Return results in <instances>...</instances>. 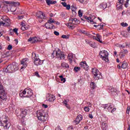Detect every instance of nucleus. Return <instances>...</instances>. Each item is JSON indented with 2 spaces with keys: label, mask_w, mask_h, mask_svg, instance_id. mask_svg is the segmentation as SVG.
Returning a JSON list of instances; mask_svg holds the SVG:
<instances>
[{
  "label": "nucleus",
  "mask_w": 130,
  "mask_h": 130,
  "mask_svg": "<svg viewBox=\"0 0 130 130\" xmlns=\"http://www.w3.org/2000/svg\"><path fill=\"white\" fill-rule=\"evenodd\" d=\"M100 55L102 58V59H103V60H105V61H106L107 62V61H108L109 59H108V52H107V51L106 50H103L101 51L100 52Z\"/></svg>",
  "instance_id": "0eeeda50"
},
{
  "label": "nucleus",
  "mask_w": 130,
  "mask_h": 130,
  "mask_svg": "<svg viewBox=\"0 0 130 130\" xmlns=\"http://www.w3.org/2000/svg\"><path fill=\"white\" fill-rule=\"evenodd\" d=\"M62 6L63 7H64L65 8L68 6V5L67 4V3L66 2H63L61 3Z\"/></svg>",
  "instance_id": "6e6d98bb"
},
{
  "label": "nucleus",
  "mask_w": 130,
  "mask_h": 130,
  "mask_svg": "<svg viewBox=\"0 0 130 130\" xmlns=\"http://www.w3.org/2000/svg\"><path fill=\"white\" fill-rule=\"evenodd\" d=\"M92 74H93L94 79H97L98 78V80H99L102 77L101 73H100L99 70H98L97 68H93L92 69Z\"/></svg>",
  "instance_id": "1a4fd4ad"
},
{
  "label": "nucleus",
  "mask_w": 130,
  "mask_h": 130,
  "mask_svg": "<svg viewBox=\"0 0 130 130\" xmlns=\"http://www.w3.org/2000/svg\"><path fill=\"white\" fill-rule=\"evenodd\" d=\"M61 38H63V39H69V36L63 35L61 36Z\"/></svg>",
  "instance_id": "c03bdc74"
},
{
  "label": "nucleus",
  "mask_w": 130,
  "mask_h": 130,
  "mask_svg": "<svg viewBox=\"0 0 130 130\" xmlns=\"http://www.w3.org/2000/svg\"><path fill=\"white\" fill-rule=\"evenodd\" d=\"M61 82H63V83H66V79L65 78H62L61 79Z\"/></svg>",
  "instance_id": "69168bd1"
},
{
  "label": "nucleus",
  "mask_w": 130,
  "mask_h": 130,
  "mask_svg": "<svg viewBox=\"0 0 130 130\" xmlns=\"http://www.w3.org/2000/svg\"><path fill=\"white\" fill-rule=\"evenodd\" d=\"M37 117L40 121H46L47 120L46 114L43 110H40L37 112Z\"/></svg>",
  "instance_id": "39448f33"
},
{
  "label": "nucleus",
  "mask_w": 130,
  "mask_h": 130,
  "mask_svg": "<svg viewBox=\"0 0 130 130\" xmlns=\"http://www.w3.org/2000/svg\"><path fill=\"white\" fill-rule=\"evenodd\" d=\"M80 66L81 68H82V69H84L86 71H88V69H89V66H88V64L86 62V61L81 62L80 63Z\"/></svg>",
  "instance_id": "f3484780"
},
{
  "label": "nucleus",
  "mask_w": 130,
  "mask_h": 130,
  "mask_svg": "<svg viewBox=\"0 0 130 130\" xmlns=\"http://www.w3.org/2000/svg\"><path fill=\"white\" fill-rule=\"evenodd\" d=\"M78 21V19L77 18H70L69 20L70 23H66V25L70 29H74V24L76 23Z\"/></svg>",
  "instance_id": "9d476101"
},
{
  "label": "nucleus",
  "mask_w": 130,
  "mask_h": 130,
  "mask_svg": "<svg viewBox=\"0 0 130 130\" xmlns=\"http://www.w3.org/2000/svg\"><path fill=\"white\" fill-rule=\"evenodd\" d=\"M53 53H56V56L57 58H60V59H64L66 58V55L64 53L61 52L60 50L58 49L57 51H54Z\"/></svg>",
  "instance_id": "6e6552de"
},
{
  "label": "nucleus",
  "mask_w": 130,
  "mask_h": 130,
  "mask_svg": "<svg viewBox=\"0 0 130 130\" xmlns=\"http://www.w3.org/2000/svg\"><path fill=\"white\" fill-rule=\"evenodd\" d=\"M102 107L104 109H106L108 107V104L102 105Z\"/></svg>",
  "instance_id": "a18cd8bd"
},
{
  "label": "nucleus",
  "mask_w": 130,
  "mask_h": 130,
  "mask_svg": "<svg viewBox=\"0 0 130 130\" xmlns=\"http://www.w3.org/2000/svg\"><path fill=\"white\" fill-rule=\"evenodd\" d=\"M65 8H66L67 10H70L71 9V5H68Z\"/></svg>",
  "instance_id": "864d4df0"
},
{
  "label": "nucleus",
  "mask_w": 130,
  "mask_h": 130,
  "mask_svg": "<svg viewBox=\"0 0 130 130\" xmlns=\"http://www.w3.org/2000/svg\"><path fill=\"white\" fill-rule=\"evenodd\" d=\"M27 66H25L24 64H22V67L21 68V70H23V69H25Z\"/></svg>",
  "instance_id": "774afa93"
},
{
  "label": "nucleus",
  "mask_w": 130,
  "mask_h": 130,
  "mask_svg": "<svg viewBox=\"0 0 130 130\" xmlns=\"http://www.w3.org/2000/svg\"><path fill=\"white\" fill-rule=\"evenodd\" d=\"M70 101L69 100H64V101H63L62 103L64 105H65L66 107L68 108V109H70L71 107H70V105L68 104V102Z\"/></svg>",
  "instance_id": "393cba45"
},
{
  "label": "nucleus",
  "mask_w": 130,
  "mask_h": 130,
  "mask_svg": "<svg viewBox=\"0 0 130 130\" xmlns=\"http://www.w3.org/2000/svg\"><path fill=\"white\" fill-rule=\"evenodd\" d=\"M21 64H24V67H27L28 66V59H23L21 61Z\"/></svg>",
  "instance_id": "5701e85b"
},
{
  "label": "nucleus",
  "mask_w": 130,
  "mask_h": 130,
  "mask_svg": "<svg viewBox=\"0 0 130 130\" xmlns=\"http://www.w3.org/2000/svg\"><path fill=\"white\" fill-rule=\"evenodd\" d=\"M106 8H107V4H106V3H101L98 6V7L99 10H105V9H106Z\"/></svg>",
  "instance_id": "a211bd4d"
},
{
  "label": "nucleus",
  "mask_w": 130,
  "mask_h": 130,
  "mask_svg": "<svg viewBox=\"0 0 130 130\" xmlns=\"http://www.w3.org/2000/svg\"><path fill=\"white\" fill-rule=\"evenodd\" d=\"M26 115H27V110L22 109L20 111V113L19 115H18V118L23 121L26 117Z\"/></svg>",
  "instance_id": "f8f14e48"
},
{
  "label": "nucleus",
  "mask_w": 130,
  "mask_h": 130,
  "mask_svg": "<svg viewBox=\"0 0 130 130\" xmlns=\"http://www.w3.org/2000/svg\"><path fill=\"white\" fill-rule=\"evenodd\" d=\"M18 28H15L13 29V32H15V34L18 35Z\"/></svg>",
  "instance_id": "de8ad7c7"
},
{
  "label": "nucleus",
  "mask_w": 130,
  "mask_h": 130,
  "mask_svg": "<svg viewBox=\"0 0 130 130\" xmlns=\"http://www.w3.org/2000/svg\"><path fill=\"white\" fill-rule=\"evenodd\" d=\"M81 68L80 67H76L74 68V72H75L76 73H77V72H79V71H80V69Z\"/></svg>",
  "instance_id": "58836bf2"
},
{
  "label": "nucleus",
  "mask_w": 130,
  "mask_h": 130,
  "mask_svg": "<svg viewBox=\"0 0 130 130\" xmlns=\"http://www.w3.org/2000/svg\"><path fill=\"white\" fill-rule=\"evenodd\" d=\"M35 75L38 77V78H40V75H39V73H38V72H35Z\"/></svg>",
  "instance_id": "09e8293b"
},
{
  "label": "nucleus",
  "mask_w": 130,
  "mask_h": 130,
  "mask_svg": "<svg viewBox=\"0 0 130 130\" xmlns=\"http://www.w3.org/2000/svg\"><path fill=\"white\" fill-rule=\"evenodd\" d=\"M122 5H123V0H118V2L117 3V8L118 9H122Z\"/></svg>",
  "instance_id": "412c9836"
},
{
  "label": "nucleus",
  "mask_w": 130,
  "mask_h": 130,
  "mask_svg": "<svg viewBox=\"0 0 130 130\" xmlns=\"http://www.w3.org/2000/svg\"><path fill=\"white\" fill-rule=\"evenodd\" d=\"M123 53H124V54H125L126 53H127L128 51L127 50H123V51L122 52Z\"/></svg>",
  "instance_id": "0e129e2a"
},
{
  "label": "nucleus",
  "mask_w": 130,
  "mask_h": 130,
  "mask_svg": "<svg viewBox=\"0 0 130 130\" xmlns=\"http://www.w3.org/2000/svg\"><path fill=\"white\" fill-rule=\"evenodd\" d=\"M12 49L13 46H12V45H9L7 49H8V50H12Z\"/></svg>",
  "instance_id": "49530a36"
},
{
  "label": "nucleus",
  "mask_w": 130,
  "mask_h": 130,
  "mask_svg": "<svg viewBox=\"0 0 130 130\" xmlns=\"http://www.w3.org/2000/svg\"><path fill=\"white\" fill-rule=\"evenodd\" d=\"M78 16L79 17H82L83 16V12H82V10H79L78 11Z\"/></svg>",
  "instance_id": "79ce46f5"
},
{
  "label": "nucleus",
  "mask_w": 130,
  "mask_h": 130,
  "mask_svg": "<svg viewBox=\"0 0 130 130\" xmlns=\"http://www.w3.org/2000/svg\"><path fill=\"white\" fill-rule=\"evenodd\" d=\"M12 5H13L12 6H14V7H16V8H17V7L20 6V3L13 2V4Z\"/></svg>",
  "instance_id": "4c0bfd02"
},
{
  "label": "nucleus",
  "mask_w": 130,
  "mask_h": 130,
  "mask_svg": "<svg viewBox=\"0 0 130 130\" xmlns=\"http://www.w3.org/2000/svg\"><path fill=\"white\" fill-rule=\"evenodd\" d=\"M79 32H80V33H83V34H86V31L84 30H80Z\"/></svg>",
  "instance_id": "4d7b16f0"
},
{
  "label": "nucleus",
  "mask_w": 130,
  "mask_h": 130,
  "mask_svg": "<svg viewBox=\"0 0 130 130\" xmlns=\"http://www.w3.org/2000/svg\"><path fill=\"white\" fill-rule=\"evenodd\" d=\"M116 111V108H113L111 111V113H113V112H114L115 111Z\"/></svg>",
  "instance_id": "bf43d9fd"
},
{
  "label": "nucleus",
  "mask_w": 130,
  "mask_h": 130,
  "mask_svg": "<svg viewBox=\"0 0 130 130\" xmlns=\"http://www.w3.org/2000/svg\"><path fill=\"white\" fill-rule=\"evenodd\" d=\"M42 107H43V108H47V107H48V106L47 105L43 104L42 105Z\"/></svg>",
  "instance_id": "603ef678"
},
{
  "label": "nucleus",
  "mask_w": 130,
  "mask_h": 130,
  "mask_svg": "<svg viewBox=\"0 0 130 130\" xmlns=\"http://www.w3.org/2000/svg\"><path fill=\"white\" fill-rule=\"evenodd\" d=\"M51 23H55V21L53 20L52 18H50V19L48 21V22H47L45 24L47 29H54V28H55L54 25L50 24ZM50 25L51 27H50Z\"/></svg>",
  "instance_id": "9b49d317"
},
{
  "label": "nucleus",
  "mask_w": 130,
  "mask_h": 130,
  "mask_svg": "<svg viewBox=\"0 0 130 130\" xmlns=\"http://www.w3.org/2000/svg\"><path fill=\"white\" fill-rule=\"evenodd\" d=\"M88 117H89V118H91V119H92V118H93V115H92V114H89L88 115Z\"/></svg>",
  "instance_id": "680f3d73"
},
{
  "label": "nucleus",
  "mask_w": 130,
  "mask_h": 130,
  "mask_svg": "<svg viewBox=\"0 0 130 130\" xmlns=\"http://www.w3.org/2000/svg\"><path fill=\"white\" fill-rule=\"evenodd\" d=\"M101 127L103 130L107 129V127H108L107 126V123L106 122H102Z\"/></svg>",
  "instance_id": "4be33fe9"
},
{
  "label": "nucleus",
  "mask_w": 130,
  "mask_h": 130,
  "mask_svg": "<svg viewBox=\"0 0 130 130\" xmlns=\"http://www.w3.org/2000/svg\"><path fill=\"white\" fill-rule=\"evenodd\" d=\"M109 90L110 91V92H114L115 93H116V92H117V90L111 86H110L109 88Z\"/></svg>",
  "instance_id": "cd10ccee"
},
{
  "label": "nucleus",
  "mask_w": 130,
  "mask_h": 130,
  "mask_svg": "<svg viewBox=\"0 0 130 130\" xmlns=\"http://www.w3.org/2000/svg\"><path fill=\"white\" fill-rule=\"evenodd\" d=\"M2 20L5 22H4L3 21L0 22V25L1 26L2 24L3 25V26H7V25H9V22H10V20L9 19V18H8L6 16H4L2 18Z\"/></svg>",
  "instance_id": "ddd939ff"
},
{
  "label": "nucleus",
  "mask_w": 130,
  "mask_h": 130,
  "mask_svg": "<svg viewBox=\"0 0 130 130\" xmlns=\"http://www.w3.org/2000/svg\"><path fill=\"white\" fill-rule=\"evenodd\" d=\"M18 20H22V19H23V18H24V16H19L18 17Z\"/></svg>",
  "instance_id": "052dcab7"
},
{
  "label": "nucleus",
  "mask_w": 130,
  "mask_h": 130,
  "mask_svg": "<svg viewBox=\"0 0 130 130\" xmlns=\"http://www.w3.org/2000/svg\"><path fill=\"white\" fill-rule=\"evenodd\" d=\"M122 69H126L127 68V62L124 61L122 63H121Z\"/></svg>",
  "instance_id": "bb28decb"
},
{
  "label": "nucleus",
  "mask_w": 130,
  "mask_h": 130,
  "mask_svg": "<svg viewBox=\"0 0 130 130\" xmlns=\"http://www.w3.org/2000/svg\"><path fill=\"white\" fill-rule=\"evenodd\" d=\"M47 100L48 101H49V102H53V101L55 100V96L52 94H48Z\"/></svg>",
  "instance_id": "6ab92c4d"
},
{
  "label": "nucleus",
  "mask_w": 130,
  "mask_h": 130,
  "mask_svg": "<svg viewBox=\"0 0 130 130\" xmlns=\"http://www.w3.org/2000/svg\"><path fill=\"white\" fill-rule=\"evenodd\" d=\"M36 17L39 18V19H45V14L43 13L42 12L39 11L36 14Z\"/></svg>",
  "instance_id": "dca6fc26"
},
{
  "label": "nucleus",
  "mask_w": 130,
  "mask_h": 130,
  "mask_svg": "<svg viewBox=\"0 0 130 130\" xmlns=\"http://www.w3.org/2000/svg\"><path fill=\"white\" fill-rule=\"evenodd\" d=\"M19 70V65L16 62H13L9 64L6 68H5L3 71L5 73H15Z\"/></svg>",
  "instance_id": "f03ea898"
},
{
  "label": "nucleus",
  "mask_w": 130,
  "mask_h": 130,
  "mask_svg": "<svg viewBox=\"0 0 130 130\" xmlns=\"http://www.w3.org/2000/svg\"><path fill=\"white\" fill-rule=\"evenodd\" d=\"M103 27H104V24L101 23L100 25H97V29H98V30H102Z\"/></svg>",
  "instance_id": "c756f323"
},
{
  "label": "nucleus",
  "mask_w": 130,
  "mask_h": 130,
  "mask_svg": "<svg viewBox=\"0 0 130 130\" xmlns=\"http://www.w3.org/2000/svg\"><path fill=\"white\" fill-rule=\"evenodd\" d=\"M89 23H90V24H96V22H95L94 21V20H93V19H92V20H91V21H90V22H89Z\"/></svg>",
  "instance_id": "338daca9"
},
{
  "label": "nucleus",
  "mask_w": 130,
  "mask_h": 130,
  "mask_svg": "<svg viewBox=\"0 0 130 130\" xmlns=\"http://www.w3.org/2000/svg\"><path fill=\"white\" fill-rule=\"evenodd\" d=\"M90 87L92 89V90H94L96 88V87H97V86H96L95 83H94L93 82H91L90 83Z\"/></svg>",
  "instance_id": "2f4dec72"
},
{
  "label": "nucleus",
  "mask_w": 130,
  "mask_h": 130,
  "mask_svg": "<svg viewBox=\"0 0 130 130\" xmlns=\"http://www.w3.org/2000/svg\"><path fill=\"white\" fill-rule=\"evenodd\" d=\"M46 4H48V6H50V5H55L56 4V1H53L51 0H46Z\"/></svg>",
  "instance_id": "b1692460"
},
{
  "label": "nucleus",
  "mask_w": 130,
  "mask_h": 130,
  "mask_svg": "<svg viewBox=\"0 0 130 130\" xmlns=\"http://www.w3.org/2000/svg\"><path fill=\"white\" fill-rule=\"evenodd\" d=\"M7 54H6L4 52H0V57L1 58H5L6 57H7Z\"/></svg>",
  "instance_id": "473e14b6"
},
{
  "label": "nucleus",
  "mask_w": 130,
  "mask_h": 130,
  "mask_svg": "<svg viewBox=\"0 0 130 130\" xmlns=\"http://www.w3.org/2000/svg\"><path fill=\"white\" fill-rule=\"evenodd\" d=\"M71 10H72V12H76V11H77V7H76L74 6H72Z\"/></svg>",
  "instance_id": "a19ab883"
},
{
  "label": "nucleus",
  "mask_w": 130,
  "mask_h": 130,
  "mask_svg": "<svg viewBox=\"0 0 130 130\" xmlns=\"http://www.w3.org/2000/svg\"><path fill=\"white\" fill-rule=\"evenodd\" d=\"M128 1L126 0V3L124 4V7H125V8H127L128 7Z\"/></svg>",
  "instance_id": "8fccbe9b"
},
{
  "label": "nucleus",
  "mask_w": 130,
  "mask_h": 130,
  "mask_svg": "<svg viewBox=\"0 0 130 130\" xmlns=\"http://www.w3.org/2000/svg\"><path fill=\"white\" fill-rule=\"evenodd\" d=\"M61 67H62V68H66L67 69H69V68H70L69 64L67 63L66 62H62L61 63Z\"/></svg>",
  "instance_id": "c85d7f7f"
},
{
  "label": "nucleus",
  "mask_w": 130,
  "mask_h": 130,
  "mask_svg": "<svg viewBox=\"0 0 130 130\" xmlns=\"http://www.w3.org/2000/svg\"><path fill=\"white\" fill-rule=\"evenodd\" d=\"M95 39L100 43H102V41H101V39H102V37L100 34H96V37Z\"/></svg>",
  "instance_id": "a878e982"
},
{
  "label": "nucleus",
  "mask_w": 130,
  "mask_h": 130,
  "mask_svg": "<svg viewBox=\"0 0 130 130\" xmlns=\"http://www.w3.org/2000/svg\"><path fill=\"white\" fill-rule=\"evenodd\" d=\"M21 29L22 31H26V30H28L30 28V26L29 25L24 23L22 22L21 25Z\"/></svg>",
  "instance_id": "2eb2a0df"
},
{
  "label": "nucleus",
  "mask_w": 130,
  "mask_h": 130,
  "mask_svg": "<svg viewBox=\"0 0 130 130\" xmlns=\"http://www.w3.org/2000/svg\"><path fill=\"white\" fill-rule=\"evenodd\" d=\"M85 19L88 22V23H90L93 19H92V17H88L87 16L85 17Z\"/></svg>",
  "instance_id": "e433bc0d"
},
{
  "label": "nucleus",
  "mask_w": 130,
  "mask_h": 130,
  "mask_svg": "<svg viewBox=\"0 0 130 130\" xmlns=\"http://www.w3.org/2000/svg\"><path fill=\"white\" fill-rule=\"evenodd\" d=\"M111 109H112V106L111 105H109L108 107H107V110L109 112L111 111Z\"/></svg>",
  "instance_id": "37998d69"
},
{
  "label": "nucleus",
  "mask_w": 130,
  "mask_h": 130,
  "mask_svg": "<svg viewBox=\"0 0 130 130\" xmlns=\"http://www.w3.org/2000/svg\"><path fill=\"white\" fill-rule=\"evenodd\" d=\"M41 39L39 37H30L28 40V42H31V43H35V42H38L40 41Z\"/></svg>",
  "instance_id": "4468645a"
},
{
  "label": "nucleus",
  "mask_w": 130,
  "mask_h": 130,
  "mask_svg": "<svg viewBox=\"0 0 130 130\" xmlns=\"http://www.w3.org/2000/svg\"><path fill=\"white\" fill-rule=\"evenodd\" d=\"M31 58L32 59H34V64L36 66H41V64H43V60H41L40 59L38 58V56L35 53L33 52L31 54Z\"/></svg>",
  "instance_id": "423d86ee"
},
{
  "label": "nucleus",
  "mask_w": 130,
  "mask_h": 130,
  "mask_svg": "<svg viewBox=\"0 0 130 130\" xmlns=\"http://www.w3.org/2000/svg\"><path fill=\"white\" fill-rule=\"evenodd\" d=\"M68 58L70 60V62H72V61H73V54H69Z\"/></svg>",
  "instance_id": "f704fd0d"
},
{
  "label": "nucleus",
  "mask_w": 130,
  "mask_h": 130,
  "mask_svg": "<svg viewBox=\"0 0 130 130\" xmlns=\"http://www.w3.org/2000/svg\"><path fill=\"white\" fill-rule=\"evenodd\" d=\"M6 4H7V5H12L13 2H6Z\"/></svg>",
  "instance_id": "13d9d810"
},
{
  "label": "nucleus",
  "mask_w": 130,
  "mask_h": 130,
  "mask_svg": "<svg viewBox=\"0 0 130 130\" xmlns=\"http://www.w3.org/2000/svg\"><path fill=\"white\" fill-rule=\"evenodd\" d=\"M87 107L89 108H91L92 107V104H91L90 103H87Z\"/></svg>",
  "instance_id": "5fc2aeb1"
},
{
  "label": "nucleus",
  "mask_w": 130,
  "mask_h": 130,
  "mask_svg": "<svg viewBox=\"0 0 130 130\" xmlns=\"http://www.w3.org/2000/svg\"><path fill=\"white\" fill-rule=\"evenodd\" d=\"M8 96L7 93L5 91V89L2 84H0V106L1 107H5Z\"/></svg>",
  "instance_id": "f257e3e1"
},
{
  "label": "nucleus",
  "mask_w": 130,
  "mask_h": 130,
  "mask_svg": "<svg viewBox=\"0 0 130 130\" xmlns=\"http://www.w3.org/2000/svg\"><path fill=\"white\" fill-rule=\"evenodd\" d=\"M17 10V7H16L14 6H12L11 8L10 9V11L11 12H12L13 13H14V12H16V11Z\"/></svg>",
  "instance_id": "72a5a7b5"
},
{
  "label": "nucleus",
  "mask_w": 130,
  "mask_h": 130,
  "mask_svg": "<svg viewBox=\"0 0 130 130\" xmlns=\"http://www.w3.org/2000/svg\"><path fill=\"white\" fill-rule=\"evenodd\" d=\"M119 56L120 57V58H123V57H124L125 56V54H124V53L121 52L119 53Z\"/></svg>",
  "instance_id": "c9c22d12"
},
{
  "label": "nucleus",
  "mask_w": 130,
  "mask_h": 130,
  "mask_svg": "<svg viewBox=\"0 0 130 130\" xmlns=\"http://www.w3.org/2000/svg\"><path fill=\"white\" fill-rule=\"evenodd\" d=\"M68 130H74V128H73V126H70L68 128Z\"/></svg>",
  "instance_id": "e2e57ef3"
},
{
  "label": "nucleus",
  "mask_w": 130,
  "mask_h": 130,
  "mask_svg": "<svg viewBox=\"0 0 130 130\" xmlns=\"http://www.w3.org/2000/svg\"><path fill=\"white\" fill-rule=\"evenodd\" d=\"M0 125L4 126L5 128L8 129L10 126L11 124L9 122V118L6 115H3L0 118Z\"/></svg>",
  "instance_id": "7ed1b4c3"
},
{
  "label": "nucleus",
  "mask_w": 130,
  "mask_h": 130,
  "mask_svg": "<svg viewBox=\"0 0 130 130\" xmlns=\"http://www.w3.org/2000/svg\"><path fill=\"white\" fill-rule=\"evenodd\" d=\"M54 34H55L56 36H58V35H59V32H58V31H54Z\"/></svg>",
  "instance_id": "3c124183"
},
{
  "label": "nucleus",
  "mask_w": 130,
  "mask_h": 130,
  "mask_svg": "<svg viewBox=\"0 0 130 130\" xmlns=\"http://www.w3.org/2000/svg\"><path fill=\"white\" fill-rule=\"evenodd\" d=\"M82 119H83V116L81 115H79L76 118V119L75 120L76 124H79Z\"/></svg>",
  "instance_id": "aec40b11"
},
{
  "label": "nucleus",
  "mask_w": 130,
  "mask_h": 130,
  "mask_svg": "<svg viewBox=\"0 0 130 130\" xmlns=\"http://www.w3.org/2000/svg\"><path fill=\"white\" fill-rule=\"evenodd\" d=\"M84 109L85 112H89V111H90V108H88V106L85 107Z\"/></svg>",
  "instance_id": "ea45409f"
},
{
  "label": "nucleus",
  "mask_w": 130,
  "mask_h": 130,
  "mask_svg": "<svg viewBox=\"0 0 130 130\" xmlns=\"http://www.w3.org/2000/svg\"><path fill=\"white\" fill-rule=\"evenodd\" d=\"M32 95V90L28 87L25 88L23 91H21L19 94L20 97H26V98H30Z\"/></svg>",
  "instance_id": "20e7f679"
},
{
  "label": "nucleus",
  "mask_w": 130,
  "mask_h": 130,
  "mask_svg": "<svg viewBox=\"0 0 130 130\" xmlns=\"http://www.w3.org/2000/svg\"><path fill=\"white\" fill-rule=\"evenodd\" d=\"M77 2H79L80 4H83V5H86L88 3L87 0H76Z\"/></svg>",
  "instance_id": "7c9ffc66"
}]
</instances>
